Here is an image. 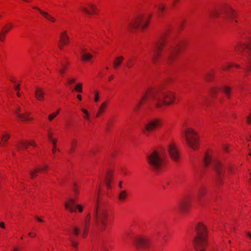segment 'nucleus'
I'll list each match as a JSON object with an SVG mask.
<instances>
[{"label":"nucleus","instance_id":"f257e3e1","mask_svg":"<svg viewBox=\"0 0 251 251\" xmlns=\"http://www.w3.org/2000/svg\"><path fill=\"white\" fill-rule=\"evenodd\" d=\"M179 41L168 43L162 37L152 47L151 49V60L156 63L158 59L161 58L166 63L170 64L175 60L176 53L180 49Z\"/></svg>","mask_w":251,"mask_h":251},{"label":"nucleus","instance_id":"f03ea898","mask_svg":"<svg viewBox=\"0 0 251 251\" xmlns=\"http://www.w3.org/2000/svg\"><path fill=\"white\" fill-rule=\"evenodd\" d=\"M174 100L175 95L173 93L161 89L150 90L142 98L143 101H151L158 108L164 105L172 104Z\"/></svg>","mask_w":251,"mask_h":251},{"label":"nucleus","instance_id":"7ed1b4c3","mask_svg":"<svg viewBox=\"0 0 251 251\" xmlns=\"http://www.w3.org/2000/svg\"><path fill=\"white\" fill-rule=\"evenodd\" d=\"M196 235L193 240V246L196 251H206L207 245V230L201 223L196 226Z\"/></svg>","mask_w":251,"mask_h":251},{"label":"nucleus","instance_id":"20e7f679","mask_svg":"<svg viewBox=\"0 0 251 251\" xmlns=\"http://www.w3.org/2000/svg\"><path fill=\"white\" fill-rule=\"evenodd\" d=\"M94 217L96 222L100 223L103 229H105L107 224L108 213L105 204L97 201L94 208Z\"/></svg>","mask_w":251,"mask_h":251},{"label":"nucleus","instance_id":"39448f33","mask_svg":"<svg viewBox=\"0 0 251 251\" xmlns=\"http://www.w3.org/2000/svg\"><path fill=\"white\" fill-rule=\"evenodd\" d=\"M148 161L154 171L159 172L163 170L164 157L160 152L156 151H153L148 157Z\"/></svg>","mask_w":251,"mask_h":251},{"label":"nucleus","instance_id":"423d86ee","mask_svg":"<svg viewBox=\"0 0 251 251\" xmlns=\"http://www.w3.org/2000/svg\"><path fill=\"white\" fill-rule=\"evenodd\" d=\"M211 162L217 175V181L220 183L224 173L223 165L219 160L212 159L209 154H206L204 159L205 166H208Z\"/></svg>","mask_w":251,"mask_h":251},{"label":"nucleus","instance_id":"0eeeda50","mask_svg":"<svg viewBox=\"0 0 251 251\" xmlns=\"http://www.w3.org/2000/svg\"><path fill=\"white\" fill-rule=\"evenodd\" d=\"M184 134L188 146L193 150L197 149L199 144V138L197 133L193 129L188 128L184 131Z\"/></svg>","mask_w":251,"mask_h":251},{"label":"nucleus","instance_id":"6e6552de","mask_svg":"<svg viewBox=\"0 0 251 251\" xmlns=\"http://www.w3.org/2000/svg\"><path fill=\"white\" fill-rule=\"evenodd\" d=\"M150 22L148 17H134L131 21L130 26L132 29H144Z\"/></svg>","mask_w":251,"mask_h":251},{"label":"nucleus","instance_id":"1a4fd4ad","mask_svg":"<svg viewBox=\"0 0 251 251\" xmlns=\"http://www.w3.org/2000/svg\"><path fill=\"white\" fill-rule=\"evenodd\" d=\"M162 122L160 119H153L147 122L142 128L143 132L146 135L148 136L149 133L154 129L155 128L161 126Z\"/></svg>","mask_w":251,"mask_h":251},{"label":"nucleus","instance_id":"9d476101","mask_svg":"<svg viewBox=\"0 0 251 251\" xmlns=\"http://www.w3.org/2000/svg\"><path fill=\"white\" fill-rule=\"evenodd\" d=\"M75 202L76 201L74 199L69 198L67 202L65 203V208L71 212H75L76 209L75 208H77L79 212H81L83 209L82 206L79 204L75 205Z\"/></svg>","mask_w":251,"mask_h":251},{"label":"nucleus","instance_id":"9b49d317","mask_svg":"<svg viewBox=\"0 0 251 251\" xmlns=\"http://www.w3.org/2000/svg\"><path fill=\"white\" fill-rule=\"evenodd\" d=\"M150 244V240L146 237H139L135 241V244L138 248L146 249Z\"/></svg>","mask_w":251,"mask_h":251},{"label":"nucleus","instance_id":"f8f14e48","mask_svg":"<svg viewBox=\"0 0 251 251\" xmlns=\"http://www.w3.org/2000/svg\"><path fill=\"white\" fill-rule=\"evenodd\" d=\"M168 151L172 159L175 161H177L178 160L179 155L175 145L170 144L169 145Z\"/></svg>","mask_w":251,"mask_h":251},{"label":"nucleus","instance_id":"ddd939ff","mask_svg":"<svg viewBox=\"0 0 251 251\" xmlns=\"http://www.w3.org/2000/svg\"><path fill=\"white\" fill-rule=\"evenodd\" d=\"M238 13L233 9L230 6L226 5L222 8L220 11L217 13V14H225L227 16H231L232 15H236Z\"/></svg>","mask_w":251,"mask_h":251},{"label":"nucleus","instance_id":"4468645a","mask_svg":"<svg viewBox=\"0 0 251 251\" xmlns=\"http://www.w3.org/2000/svg\"><path fill=\"white\" fill-rule=\"evenodd\" d=\"M59 42L58 47L60 49H62L64 45L69 43L70 39L66 31H64L61 33Z\"/></svg>","mask_w":251,"mask_h":251},{"label":"nucleus","instance_id":"2eb2a0df","mask_svg":"<svg viewBox=\"0 0 251 251\" xmlns=\"http://www.w3.org/2000/svg\"><path fill=\"white\" fill-rule=\"evenodd\" d=\"M91 219V214L90 213H89L87 215V218L85 220V221L83 223V226L82 227V236L83 237H85L87 235L88 229H89V223Z\"/></svg>","mask_w":251,"mask_h":251},{"label":"nucleus","instance_id":"dca6fc26","mask_svg":"<svg viewBox=\"0 0 251 251\" xmlns=\"http://www.w3.org/2000/svg\"><path fill=\"white\" fill-rule=\"evenodd\" d=\"M235 48L237 51L241 52L243 51H248L250 50L251 49V45L247 44L238 43Z\"/></svg>","mask_w":251,"mask_h":251},{"label":"nucleus","instance_id":"f3484780","mask_svg":"<svg viewBox=\"0 0 251 251\" xmlns=\"http://www.w3.org/2000/svg\"><path fill=\"white\" fill-rule=\"evenodd\" d=\"M82 10L85 13L88 15H96L99 14L98 10L94 5H90L89 9L85 7H82Z\"/></svg>","mask_w":251,"mask_h":251},{"label":"nucleus","instance_id":"a211bd4d","mask_svg":"<svg viewBox=\"0 0 251 251\" xmlns=\"http://www.w3.org/2000/svg\"><path fill=\"white\" fill-rule=\"evenodd\" d=\"M206 193V188L204 186L200 187L198 190V199L200 202L202 203L204 196Z\"/></svg>","mask_w":251,"mask_h":251},{"label":"nucleus","instance_id":"6ab92c4d","mask_svg":"<svg viewBox=\"0 0 251 251\" xmlns=\"http://www.w3.org/2000/svg\"><path fill=\"white\" fill-rule=\"evenodd\" d=\"M19 112L20 109L18 108L16 110L15 113L16 116L20 119V120L24 121H30L32 120V118L29 117L28 114H21L19 113Z\"/></svg>","mask_w":251,"mask_h":251},{"label":"nucleus","instance_id":"aec40b11","mask_svg":"<svg viewBox=\"0 0 251 251\" xmlns=\"http://www.w3.org/2000/svg\"><path fill=\"white\" fill-rule=\"evenodd\" d=\"M69 64L68 62L61 61L60 62V66L58 68V72L61 76H63L66 73V71L67 70V66Z\"/></svg>","mask_w":251,"mask_h":251},{"label":"nucleus","instance_id":"412c9836","mask_svg":"<svg viewBox=\"0 0 251 251\" xmlns=\"http://www.w3.org/2000/svg\"><path fill=\"white\" fill-rule=\"evenodd\" d=\"M44 90L40 88H36L35 92V96L36 98L39 100H41L44 98Z\"/></svg>","mask_w":251,"mask_h":251},{"label":"nucleus","instance_id":"4be33fe9","mask_svg":"<svg viewBox=\"0 0 251 251\" xmlns=\"http://www.w3.org/2000/svg\"><path fill=\"white\" fill-rule=\"evenodd\" d=\"M28 146V142L25 141H20L15 145L18 151L27 149Z\"/></svg>","mask_w":251,"mask_h":251},{"label":"nucleus","instance_id":"5701e85b","mask_svg":"<svg viewBox=\"0 0 251 251\" xmlns=\"http://www.w3.org/2000/svg\"><path fill=\"white\" fill-rule=\"evenodd\" d=\"M11 25L5 26L0 32V41H3L4 40L5 34L7 33L9 30L10 29Z\"/></svg>","mask_w":251,"mask_h":251},{"label":"nucleus","instance_id":"b1692460","mask_svg":"<svg viewBox=\"0 0 251 251\" xmlns=\"http://www.w3.org/2000/svg\"><path fill=\"white\" fill-rule=\"evenodd\" d=\"M108 105V102L104 101L100 106L99 110L96 115L97 117H100L103 113H104Z\"/></svg>","mask_w":251,"mask_h":251},{"label":"nucleus","instance_id":"393cba45","mask_svg":"<svg viewBox=\"0 0 251 251\" xmlns=\"http://www.w3.org/2000/svg\"><path fill=\"white\" fill-rule=\"evenodd\" d=\"M123 60L124 57L122 56L117 57L113 62L114 68L115 69H117L121 65Z\"/></svg>","mask_w":251,"mask_h":251},{"label":"nucleus","instance_id":"a878e982","mask_svg":"<svg viewBox=\"0 0 251 251\" xmlns=\"http://www.w3.org/2000/svg\"><path fill=\"white\" fill-rule=\"evenodd\" d=\"M112 173L108 172L104 179V183L108 189L111 188L110 183L112 179Z\"/></svg>","mask_w":251,"mask_h":251},{"label":"nucleus","instance_id":"bb28decb","mask_svg":"<svg viewBox=\"0 0 251 251\" xmlns=\"http://www.w3.org/2000/svg\"><path fill=\"white\" fill-rule=\"evenodd\" d=\"M189 205V200H185L179 206V208L181 211L184 212L186 211Z\"/></svg>","mask_w":251,"mask_h":251},{"label":"nucleus","instance_id":"cd10ccee","mask_svg":"<svg viewBox=\"0 0 251 251\" xmlns=\"http://www.w3.org/2000/svg\"><path fill=\"white\" fill-rule=\"evenodd\" d=\"M52 136L53 133L51 132L50 130H49L48 131V137L50 142L53 144V146H55L57 140L56 139L53 138Z\"/></svg>","mask_w":251,"mask_h":251},{"label":"nucleus","instance_id":"c85d7f7f","mask_svg":"<svg viewBox=\"0 0 251 251\" xmlns=\"http://www.w3.org/2000/svg\"><path fill=\"white\" fill-rule=\"evenodd\" d=\"M127 196V193L126 190H122L119 194L118 198L120 201H124Z\"/></svg>","mask_w":251,"mask_h":251},{"label":"nucleus","instance_id":"c756f323","mask_svg":"<svg viewBox=\"0 0 251 251\" xmlns=\"http://www.w3.org/2000/svg\"><path fill=\"white\" fill-rule=\"evenodd\" d=\"M81 58L84 61L89 60L92 57V55L89 53H85L83 50L81 51Z\"/></svg>","mask_w":251,"mask_h":251},{"label":"nucleus","instance_id":"7c9ffc66","mask_svg":"<svg viewBox=\"0 0 251 251\" xmlns=\"http://www.w3.org/2000/svg\"><path fill=\"white\" fill-rule=\"evenodd\" d=\"M222 91L225 93L226 97L229 99L231 92V88L228 86H224L222 88Z\"/></svg>","mask_w":251,"mask_h":251},{"label":"nucleus","instance_id":"2f4dec72","mask_svg":"<svg viewBox=\"0 0 251 251\" xmlns=\"http://www.w3.org/2000/svg\"><path fill=\"white\" fill-rule=\"evenodd\" d=\"M10 135L7 134H4L2 135L1 137V142H0V145L2 146H4L5 145V143L7 141V140L9 139Z\"/></svg>","mask_w":251,"mask_h":251},{"label":"nucleus","instance_id":"473e14b6","mask_svg":"<svg viewBox=\"0 0 251 251\" xmlns=\"http://www.w3.org/2000/svg\"><path fill=\"white\" fill-rule=\"evenodd\" d=\"M77 145V141L75 139H73L71 143V152H73L75 151V148Z\"/></svg>","mask_w":251,"mask_h":251},{"label":"nucleus","instance_id":"72a5a7b5","mask_svg":"<svg viewBox=\"0 0 251 251\" xmlns=\"http://www.w3.org/2000/svg\"><path fill=\"white\" fill-rule=\"evenodd\" d=\"M59 112V110H58L56 112H53L50 114L48 116V120L50 121H51L53 120L58 114Z\"/></svg>","mask_w":251,"mask_h":251},{"label":"nucleus","instance_id":"f704fd0d","mask_svg":"<svg viewBox=\"0 0 251 251\" xmlns=\"http://www.w3.org/2000/svg\"><path fill=\"white\" fill-rule=\"evenodd\" d=\"M248 57L249 58V60L247 62V71H251V54L250 53L248 55Z\"/></svg>","mask_w":251,"mask_h":251},{"label":"nucleus","instance_id":"c9c22d12","mask_svg":"<svg viewBox=\"0 0 251 251\" xmlns=\"http://www.w3.org/2000/svg\"><path fill=\"white\" fill-rule=\"evenodd\" d=\"M214 74L213 72H209L207 73L205 76V79L207 81H210L212 80V76Z\"/></svg>","mask_w":251,"mask_h":251},{"label":"nucleus","instance_id":"e433bc0d","mask_svg":"<svg viewBox=\"0 0 251 251\" xmlns=\"http://www.w3.org/2000/svg\"><path fill=\"white\" fill-rule=\"evenodd\" d=\"M75 89L76 91L81 93L82 92V85L81 83H77L75 88Z\"/></svg>","mask_w":251,"mask_h":251},{"label":"nucleus","instance_id":"4c0bfd02","mask_svg":"<svg viewBox=\"0 0 251 251\" xmlns=\"http://www.w3.org/2000/svg\"><path fill=\"white\" fill-rule=\"evenodd\" d=\"M81 111L84 113V115L83 116V118L87 120H90V116H89V114L88 112V111L87 110H86L85 109H81Z\"/></svg>","mask_w":251,"mask_h":251},{"label":"nucleus","instance_id":"58836bf2","mask_svg":"<svg viewBox=\"0 0 251 251\" xmlns=\"http://www.w3.org/2000/svg\"><path fill=\"white\" fill-rule=\"evenodd\" d=\"M219 90V89L217 87H212L210 90V93L213 97H214Z\"/></svg>","mask_w":251,"mask_h":251},{"label":"nucleus","instance_id":"ea45409f","mask_svg":"<svg viewBox=\"0 0 251 251\" xmlns=\"http://www.w3.org/2000/svg\"><path fill=\"white\" fill-rule=\"evenodd\" d=\"M166 6L164 3H160L157 6L158 9L160 11L161 13H163L165 11Z\"/></svg>","mask_w":251,"mask_h":251},{"label":"nucleus","instance_id":"a19ab883","mask_svg":"<svg viewBox=\"0 0 251 251\" xmlns=\"http://www.w3.org/2000/svg\"><path fill=\"white\" fill-rule=\"evenodd\" d=\"M39 171V168H36V169H35L34 170L31 171L30 172V176L32 178H34L36 175V174Z\"/></svg>","mask_w":251,"mask_h":251},{"label":"nucleus","instance_id":"79ce46f5","mask_svg":"<svg viewBox=\"0 0 251 251\" xmlns=\"http://www.w3.org/2000/svg\"><path fill=\"white\" fill-rule=\"evenodd\" d=\"M80 229L77 226H74L72 228L73 233L75 236H77L79 234Z\"/></svg>","mask_w":251,"mask_h":251},{"label":"nucleus","instance_id":"37998d69","mask_svg":"<svg viewBox=\"0 0 251 251\" xmlns=\"http://www.w3.org/2000/svg\"><path fill=\"white\" fill-rule=\"evenodd\" d=\"M69 240H70V242L71 243L72 246L73 247H74L75 248H77V246H78V243L77 242H75L72 237H71Z\"/></svg>","mask_w":251,"mask_h":251},{"label":"nucleus","instance_id":"c03bdc74","mask_svg":"<svg viewBox=\"0 0 251 251\" xmlns=\"http://www.w3.org/2000/svg\"><path fill=\"white\" fill-rule=\"evenodd\" d=\"M133 63L132 62V58H130L129 59H128V60L127 61V64H126V66L127 68H130L132 67V66H133Z\"/></svg>","mask_w":251,"mask_h":251},{"label":"nucleus","instance_id":"a18cd8bd","mask_svg":"<svg viewBox=\"0 0 251 251\" xmlns=\"http://www.w3.org/2000/svg\"><path fill=\"white\" fill-rule=\"evenodd\" d=\"M94 100L95 102H97L99 100V94L98 91L95 92V99Z\"/></svg>","mask_w":251,"mask_h":251},{"label":"nucleus","instance_id":"49530a36","mask_svg":"<svg viewBox=\"0 0 251 251\" xmlns=\"http://www.w3.org/2000/svg\"><path fill=\"white\" fill-rule=\"evenodd\" d=\"M68 84H72L74 83L75 82L76 79L74 78H68Z\"/></svg>","mask_w":251,"mask_h":251},{"label":"nucleus","instance_id":"de8ad7c7","mask_svg":"<svg viewBox=\"0 0 251 251\" xmlns=\"http://www.w3.org/2000/svg\"><path fill=\"white\" fill-rule=\"evenodd\" d=\"M47 17L48 20H49L50 22H54L55 21V19L53 17L50 16V17Z\"/></svg>","mask_w":251,"mask_h":251},{"label":"nucleus","instance_id":"09e8293b","mask_svg":"<svg viewBox=\"0 0 251 251\" xmlns=\"http://www.w3.org/2000/svg\"><path fill=\"white\" fill-rule=\"evenodd\" d=\"M232 66H232V65H231V64H228V65H227V66H226V67H223V70H227L228 69H229V68H230L232 67Z\"/></svg>","mask_w":251,"mask_h":251},{"label":"nucleus","instance_id":"8fccbe9b","mask_svg":"<svg viewBox=\"0 0 251 251\" xmlns=\"http://www.w3.org/2000/svg\"><path fill=\"white\" fill-rule=\"evenodd\" d=\"M39 170H46L48 169V167L47 165H45L43 167L39 168Z\"/></svg>","mask_w":251,"mask_h":251},{"label":"nucleus","instance_id":"3c124183","mask_svg":"<svg viewBox=\"0 0 251 251\" xmlns=\"http://www.w3.org/2000/svg\"><path fill=\"white\" fill-rule=\"evenodd\" d=\"M38 10H39L40 14L43 15V16H47L48 15V14L46 12H45L43 11L40 10L39 9H38Z\"/></svg>","mask_w":251,"mask_h":251},{"label":"nucleus","instance_id":"603ef678","mask_svg":"<svg viewBox=\"0 0 251 251\" xmlns=\"http://www.w3.org/2000/svg\"><path fill=\"white\" fill-rule=\"evenodd\" d=\"M28 143L29 145L36 146L35 143L34 141L28 142Z\"/></svg>","mask_w":251,"mask_h":251},{"label":"nucleus","instance_id":"864d4df0","mask_svg":"<svg viewBox=\"0 0 251 251\" xmlns=\"http://www.w3.org/2000/svg\"><path fill=\"white\" fill-rule=\"evenodd\" d=\"M141 103H142V102H141V101H140V102H139V103H138V104L135 106V109L138 110V109H139V107H140V105H141Z\"/></svg>","mask_w":251,"mask_h":251},{"label":"nucleus","instance_id":"5fc2aeb1","mask_svg":"<svg viewBox=\"0 0 251 251\" xmlns=\"http://www.w3.org/2000/svg\"><path fill=\"white\" fill-rule=\"evenodd\" d=\"M118 186L120 188L122 189L123 188V181H120L118 184Z\"/></svg>","mask_w":251,"mask_h":251},{"label":"nucleus","instance_id":"6e6d98bb","mask_svg":"<svg viewBox=\"0 0 251 251\" xmlns=\"http://www.w3.org/2000/svg\"><path fill=\"white\" fill-rule=\"evenodd\" d=\"M178 0H173L172 1V3H171L172 5V6H175L176 4L177 1H178Z\"/></svg>","mask_w":251,"mask_h":251},{"label":"nucleus","instance_id":"4d7b16f0","mask_svg":"<svg viewBox=\"0 0 251 251\" xmlns=\"http://www.w3.org/2000/svg\"><path fill=\"white\" fill-rule=\"evenodd\" d=\"M28 235L33 237H34L36 236V234L34 233L29 232L28 233Z\"/></svg>","mask_w":251,"mask_h":251},{"label":"nucleus","instance_id":"13d9d810","mask_svg":"<svg viewBox=\"0 0 251 251\" xmlns=\"http://www.w3.org/2000/svg\"><path fill=\"white\" fill-rule=\"evenodd\" d=\"M0 227L2 228H5V225H4V223L3 222H0Z\"/></svg>","mask_w":251,"mask_h":251},{"label":"nucleus","instance_id":"bf43d9fd","mask_svg":"<svg viewBox=\"0 0 251 251\" xmlns=\"http://www.w3.org/2000/svg\"><path fill=\"white\" fill-rule=\"evenodd\" d=\"M247 122L249 124H251V116H249L247 119Z\"/></svg>","mask_w":251,"mask_h":251},{"label":"nucleus","instance_id":"052dcab7","mask_svg":"<svg viewBox=\"0 0 251 251\" xmlns=\"http://www.w3.org/2000/svg\"><path fill=\"white\" fill-rule=\"evenodd\" d=\"M35 219L39 222H43V220H42L41 219L39 218V217H38L37 216H36L35 217Z\"/></svg>","mask_w":251,"mask_h":251},{"label":"nucleus","instance_id":"680f3d73","mask_svg":"<svg viewBox=\"0 0 251 251\" xmlns=\"http://www.w3.org/2000/svg\"><path fill=\"white\" fill-rule=\"evenodd\" d=\"M57 150L55 146H53V148H52V152L53 153H55L56 151Z\"/></svg>","mask_w":251,"mask_h":251},{"label":"nucleus","instance_id":"e2e57ef3","mask_svg":"<svg viewBox=\"0 0 251 251\" xmlns=\"http://www.w3.org/2000/svg\"><path fill=\"white\" fill-rule=\"evenodd\" d=\"M74 192L75 195H77L78 192H77V190L76 188H74Z\"/></svg>","mask_w":251,"mask_h":251},{"label":"nucleus","instance_id":"0e129e2a","mask_svg":"<svg viewBox=\"0 0 251 251\" xmlns=\"http://www.w3.org/2000/svg\"><path fill=\"white\" fill-rule=\"evenodd\" d=\"M15 89L16 90H20V85L19 84L17 85V86H16L15 87Z\"/></svg>","mask_w":251,"mask_h":251},{"label":"nucleus","instance_id":"69168bd1","mask_svg":"<svg viewBox=\"0 0 251 251\" xmlns=\"http://www.w3.org/2000/svg\"><path fill=\"white\" fill-rule=\"evenodd\" d=\"M77 99L79 100H82V97H81V96L80 95H77Z\"/></svg>","mask_w":251,"mask_h":251},{"label":"nucleus","instance_id":"338daca9","mask_svg":"<svg viewBox=\"0 0 251 251\" xmlns=\"http://www.w3.org/2000/svg\"><path fill=\"white\" fill-rule=\"evenodd\" d=\"M114 76L113 75H111L109 77V80L110 81L113 78Z\"/></svg>","mask_w":251,"mask_h":251},{"label":"nucleus","instance_id":"774afa93","mask_svg":"<svg viewBox=\"0 0 251 251\" xmlns=\"http://www.w3.org/2000/svg\"><path fill=\"white\" fill-rule=\"evenodd\" d=\"M13 251H19V249L18 248H14Z\"/></svg>","mask_w":251,"mask_h":251}]
</instances>
